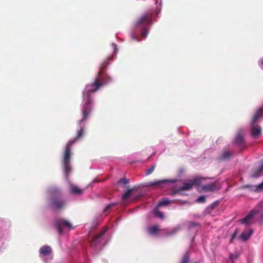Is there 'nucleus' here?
<instances>
[{"instance_id":"f3484780","label":"nucleus","mask_w":263,"mask_h":263,"mask_svg":"<svg viewBox=\"0 0 263 263\" xmlns=\"http://www.w3.org/2000/svg\"><path fill=\"white\" fill-rule=\"evenodd\" d=\"M252 233V230H250L249 231H244L240 235V238L242 240L246 241L251 237Z\"/></svg>"},{"instance_id":"aec40b11","label":"nucleus","mask_w":263,"mask_h":263,"mask_svg":"<svg viewBox=\"0 0 263 263\" xmlns=\"http://www.w3.org/2000/svg\"><path fill=\"white\" fill-rule=\"evenodd\" d=\"M170 203L171 200L166 198H164L159 200L157 206H165L169 204Z\"/></svg>"},{"instance_id":"6ab92c4d","label":"nucleus","mask_w":263,"mask_h":263,"mask_svg":"<svg viewBox=\"0 0 263 263\" xmlns=\"http://www.w3.org/2000/svg\"><path fill=\"white\" fill-rule=\"evenodd\" d=\"M70 191L73 194L81 195L83 193V190L79 189L77 186L71 185L70 186Z\"/></svg>"},{"instance_id":"bb28decb","label":"nucleus","mask_w":263,"mask_h":263,"mask_svg":"<svg viewBox=\"0 0 263 263\" xmlns=\"http://www.w3.org/2000/svg\"><path fill=\"white\" fill-rule=\"evenodd\" d=\"M181 192V186L177 187V189H174L172 190L171 193H170L171 195H175L177 193H179Z\"/></svg>"},{"instance_id":"0eeeda50","label":"nucleus","mask_w":263,"mask_h":263,"mask_svg":"<svg viewBox=\"0 0 263 263\" xmlns=\"http://www.w3.org/2000/svg\"><path fill=\"white\" fill-rule=\"evenodd\" d=\"M199 180L198 179H192L189 180L183 183L182 185V191L184 190H189L191 189L193 186L195 185H197L199 183Z\"/></svg>"},{"instance_id":"a211bd4d","label":"nucleus","mask_w":263,"mask_h":263,"mask_svg":"<svg viewBox=\"0 0 263 263\" xmlns=\"http://www.w3.org/2000/svg\"><path fill=\"white\" fill-rule=\"evenodd\" d=\"M233 154L229 151L224 150L220 156V159L222 160H228L233 156Z\"/></svg>"},{"instance_id":"393cba45","label":"nucleus","mask_w":263,"mask_h":263,"mask_svg":"<svg viewBox=\"0 0 263 263\" xmlns=\"http://www.w3.org/2000/svg\"><path fill=\"white\" fill-rule=\"evenodd\" d=\"M129 182V179H128L126 178H123L122 179H120L118 181V184L120 185L125 186L126 184H128Z\"/></svg>"},{"instance_id":"72a5a7b5","label":"nucleus","mask_w":263,"mask_h":263,"mask_svg":"<svg viewBox=\"0 0 263 263\" xmlns=\"http://www.w3.org/2000/svg\"><path fill=\"white\" fill-rule=\"evenodd\" d=\"M132 36V38H133L134 40H136V41H139V40H138V39L137 36L136 35H135V34H133Z\"/></svg>"},{"instance_id":"a878e982","label":"nucleus","mask_w":263,"mask_h":263,"mask_svg":"<svg viewBox=\"0 0 263 263\" xmlns=\"http://www.w3.org/2000/svg\"><path fill=\"white\" fill-rule=\"evenodd\" d=\"M155 167H156V164H153L151 166V167L147 170V171L145 173V175L146 176H148V175L151 174L154 172Z\"/></svg>"},{"instance_id":"1a4fd4ad","label":"nucleus","mask_w":263,"mask_h":263,"mask_svg":"<svg viewBox=\"0 0 263 263\" xmlns=\"http://www.w3.org/2000/svg\"><path fill=\"white\" fill-rule=\"evenodd\" d=\"M105 233V231H102L100 233L94 236L92 241H91V245H96L100 243L102 240V237L104 235Z\"/></svg>"},{"instance_id":"4be33fe9","label":"nucleus","mask_w":263,"mask_h":263,"mask_svg":"<svg viewBox=\"0 0 263 263\" xmlns=\"http://www.w3.org/2000/svg\"><path fill=\"white\" fill-rule=\"evenodd\" d=\"M218 205V201H215L209 205L206 209V211L207 213L210 214L211 212L215 209L216 206Z\"/></svg>"},{"instance_id":"f257e3e1","label":"nucleus","mask_w":263,"mask_h":263,"mask_svg":"<svg viewBox=\"0 0 263 263\" xmlns=\"http://www.w3.org/2000/svg\"><path fill=\"white\" fill-rule=\"evenodd\" d=\"M112 59V57H109L103 61L100 66L95 81L87 85L86 90L83 93V97H87V101L84 103L82 109V118L79 121V123L80 124L85 121L91 111L92 99L91 95L98 90L101 87L108 84L112 80L111 78L106 72V68L108 65L107 61L111 60Z\"/></svg>"},{"instance_id":"c9c22d12","label":"nucleus","mask_w":263,"mask_h":263,"mask_svg":"<svg viewBox=\"0 0 263 263\" xmlns=\"http://www.w3.org/2000/svg\"><path fill=\"white\" fill-rule=\"evenodd\" d=\"M160 10H159L156 12V15H158V14L159 12L160 11Z\"/></svg>"},{"instance_id":"4c0bfd02","label":"nucleus","mask_w":263,"mask_h":263,"mask_svg":"<svg viewBox=\"0 0 263 263\" xmlns=\"http://www.w3.org/2000/svg\"><path fill=\"white\" fill-rule=\"evenodd\" d=\"M249 186H250L249 185H246V186H245V187H249Z\"/></svg>"},{"instance_id":"2eb2a0df","label":"nucleus","mask_w":263,"mask_h":263,"mask_svg":"<svg viewBox=\"0 0 263 263\" xmlns=\"http://www.w3.org/2000/svg\"><path fill=\"white\" fill-rule=\"evenodd\" d=\"M235 142L238 146H241L244 143L243 136L240 133L237 134L235 137Z\"/></svg>"},{"instance_id":"9b49d317","label":"nucleus","mask_w":263,"mask_h":263,"mask_svg":"<svg viewBox=\"0 0 263 263\" xmlns=\"http://www.w3.org/2000/svg\"><path fill=\"white\" fill-rule=\"evenodd\" d=\"M160 231L159 225H154L147 228V231L151 235H156Z\"/></svg>"},{"instance_id":"4468645a","label":"nucleus","mask_w":263,"mask_h":263,"mask_svg":"<svg viewBox=\"0 0 263 263\" xmlns=\"http://www.w3.org/2000/svg\"><path fill=\"white\" fill-rule=\"evenodd\" d=\"M263 113L262 109L258 108L255 112L252 120V124H254L257 122L258 119L261 117Z\"/></svg>"},{"instance_id":"f704fd0d","label":"nucleus","mask_w":263,"mask_h":263,"mask_svg":"<svg viewBox=\"0 0 263 263\" xmlns=\"http://www.w3.org/2000/svg\"><path fill=\"white\" fill-rule=\"evenodd\" d=\"M259 64L260 66L263 68V59H261L259 61Z\"/></svg>"},{"instance_id":"2f4dec72","label":"nucleus","mask_w":263,"mask_h":263,"mask_svg":"<svg viewBox=\"0 0 263 263\" xmlns=\"http://www.w3.org/2000/svg\"><path fill=\"white\" fill-rule=\"evenodd\" d=\"M236 234H237V230H235V232L234 233V234L232 236L231 239L230 240V242H232V240L235 237Z\"/></svg>"},{"instance_id":"7ed1b4c3","label":"nucleus","mask_w":263,"mask_h":263,"mask_svg":"<svg viewBox=\"0 0 263 263\" xmlns=\"http://www.w3.org/2000/svg\"><path fill=\"white\" fill-rule=\"evenodd\" d=\"M153 13V11L149 10L141 15L135 23V28L142 30L141 36L143 37H146L148 34L149 28L152 24Z\"/></svg>"},{"instance_id":"e433bc0d","label":"nucleus","mask_w":263,"mask_h":263,"mask_svg":"<svg viewBox=\"0 0 263 263\" xmlns=\"http://www.w3.org/2000/svg\"><path fill=\"white\" fill-rule=\"evenodd\" d=\"M156 1V4L158 3V0H155Z\"/></svg>"},{"instance_id":"b1692460","label":"nucleus","mask_w":263,"mask_h":263,"mask_svg":"<svg viewBox=\"0 0 263 263\" xmlns=\"http://www.w3.org/2000/svg\"><path fill=\"white\" fill-rule=\"evenodd\" d=\"M190 257V253L189 251H187L183 256V259H182V263H189Z\"/></svg>"},{"instance_id":"20e7f679","label":"nucleus","mask_w":263,"mask_h":263,"mask_svg":"<svg viewBox=\"0 0 263 263\" xmlns=\"http://www.w3.org/2000/svg\"><path fill=\"white\" fill-rule=\"evenodd\" d=\"M51 197L49 203V208L53 211L63 210L66 205V201L62 192L57 188L51 190Z\"/></svg>"},{"instance_id":"5701e85b","label":"nucleus","mask_w":263,"mask_h":263,"mask_svg":"<svg viewBox=\"0 0 263 263\" xmlns=\"http://www.w3.org/2000/svg\"><path fill=\"white\" fill-rule=\"evenodd\" d=\"M133 191V189H130L128 190L127 192L122 196V200L123 201L126 200L130 196L131 193H132Z\"/></svg>"},{"instance_id":"f03ea898","label":"nucleus","mask_w":263,"mask_h":263,"mask_svg":"<svg viewBox=\"0 0 263 263\" xmlns=\"http://www.w3.org/2000/svg\"><path fill=\"white\" fill-rule=\"evenodd\" d=\"M84 133V127L83 126L81 127L80 130L77 132V136L72 140H70L66 144L64 152L63 160H62V167L66 177L71 171V167L70 165V159L71 156V147L72 145L76 143L79 139L82 137Z\"/></svg>"},{"instance_id":"7c9ffc66","label":"nucleus","mask_w":263,"mask_h":263,"mask_svg":"<svg viewBox=\"0 0 263 263\" xmlns=\"http://www.w3.org/2000/svg\"><path fill=\"white\" fill-rule=\"evenodd\" d=\"M198 224L196 222H190L189 223V228L191 229L194 227L197 226Z\"/></svg>"},{"instance_id":"6e6552de","label":"nucleus","mask_w":263,"mask_h":263,"mask_svg":"<svg viewBox=\"0 0 263 263\" xmlns=\"http://www.w3.org/2000/svg\"><path fill=\"white\" fill-rule=\"evenodd\" d=\"M201 189L204 192H213L219 189L217 184L214 183H211L202 186Z\"/></svg>"},{"instance_id":"ddd939ff","label":"nucleus","mask_w":263,"mask_h":263,"mask_svg":"<svg viewBox=\"0 0 263 263\" xmlns=\"http://www.w3.org/2000/svg\"><path fill=\"white\" fill-rule=\"evenodd\" d=\"M51 250L50 247L45 245L40 248V253L43 256H46L50 254Z\"/></svg>"},{"instance_id":"412c9836","label":"nucleus","mask_w":263,"mask_h":263,"mask_svg":"<svg viewBox=\"0 0 263 263\" xmlns=\"http://www.w3.org/2000/svg\"><path fill=\"white\" fill-rule=\"evenodd\" d=\"M154 214L155 217H159L161 219H164V215L162 212L160 211L158 209H155L154 210Z\"/></svg>"},{"instance_id":"58836bf2","label":"nucleus","mask_w":263,"mask_h":263,"mask_svg":"<svg viewBox=\"0 0 263 263\" xmlns=\"http://www.w3.org/2000/svg\"><path fill=\"white\" fill-rule=\"evenodd\" d=\"M185 203L184 202H183V201H182V202H181V204H182L183 203Z\"/></svg>"},{"instance_id":"c756f323","label":"nucleus","mask_w":263,"mask_h":263,"mask_svg":"<svg viewBox=\"0 0 263 263\" xmlns=\"http://www.w3.org/2000/svg\"><path fill=\"white\" fill-rule=\"evenodd\" d=\"M115 205V203H112V204H108L104 209V213H105V212H107L109 209H110L112 206H114Z\"/></svg>"},{"instance_id":"cd10ccee","label":"nucleus","mask_w":263,"mask_h":263,"mask_svg":"<svg viewBox=\"0 0 263 263\" xmlns=\"http://www.w3.org/2000/svg\"><path fill=\"white\" fill-rule=\"evenodd\" d=\"M206 201V198L205 196H201L196 199V202L198 203H204Z\"/></svg>"},{"instance_id":"dca6fc26","label":"nucleus","mask_w":263,"mask_h":263,"mask_svg":"<svg viewBox=\"0 0 263 263\" xmlns=\"http://www.w3.org/2000/svg\"><path fill=\"white\" fill-rule=\"evenodd\" d=\"M263 171V162L261 164V165L258 168L253 171L251 176L252 177H258L261 175V172Z\"/></svg>"},{"instance_id":"9d476101","label":"nucleus","mask_w":263,"mask_h":263,"mask_svg":"<svg viewBox=\"0 0 263 263\" xmlns=\"http://www.w3.org/2000/svg\"><path fill=\"white\" fill-rule=\"evenodd\" d=\"M261 127L258 125H253L251 127V134L252 136L256 138L261 134Z\"/></svg>"},{"instance_id":"39448f33","label":"nucleus","mask_w":263,"mask_h":263,"mask_svg":"<svg viewBox=\"0 0 263 263\" xmlns=\"http://www.w3.org/2000/svg\"><path fill=\"white\" fill-rule=\"evenodd\" d=\"M55 224L60 234L63 233V230L62 227L67 228L69 229H73V227L68 221L62 218L56 219L55 220Z\"/></svg>"},{"instance_id":"423d86ee","label":"nucleus","mask_w":263,"mask_h":263,"mask_svg":"<svg viewBox=\"0 0 263 263\" xmlns=\"http://www.w3.org/2000/svg\"><path fill=\"white\" fill-rule=\"evenodd\" d=\"M177 181V180L176 179L157 180L149 182L148 183V185L155 186V187H163V185L165 184H166L168 186H171V184L174 183Z\"/></svg>"},{"instance_id":"473e14b6","label":"nucleus","mask_w":263,"mask_h":263,"mask_svg":"<svg viewBox=\"0 0 263 263\" xmlns=\"http://www.w3.org/2000/svg\"><path fill=\"white\" fill-rule=\"evenodd\" d=\"M263 189V182L262 183H261L260 184H259L257 186V189Z\"/></svg>"},{"instance_id":"c85d7f7f","label":"nucleus","mask_w":263,"mask_h":263,"mask_svg":"<svg viewBox=\"0 0 263 263\" xmlns=\"http://www.w3.org/2000/svg\"><path fill=\"white\" fill-rule=\"evenodd\" d=\"M229 257L230 259L232 261V262H233L234 260L238 258V255L231 253Z\"/></svg>"},{"instance_id":"f8f14e48","label":"nucleus","mask_w":263,"mask_h":263,"mask_svg":"<svg viewBox=\"0 0 263 263\" xmlns=\"http://www.w3.org/2000/svg\"><path fill=\"white\" fill-rule=\"evenodd\" d=\"M255 212L251 211L243 219L241 220V223L248 225L251 223L252 217L255 215Z\"/></svg>"}]
</instances>
